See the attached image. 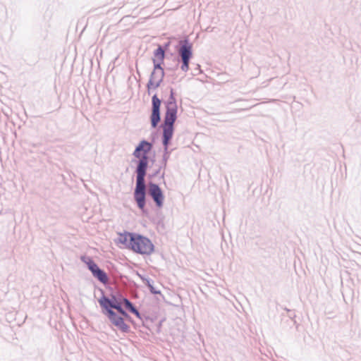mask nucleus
<instances>
[{
    "label": "nucleus",
    "instance_id": "1",
    "mask_svg": "<svg viewBox=\"0 0 361 361\" xmlns=\"http://www.w3.org/2000/svg\"><path fill=\"white\" fill-rule=\"evenodd\" d=\"M118 243L134 252L141 255H149L154 250L151 240L137 233L124 232L119 233Z\"/></svg>",
    "mask_w": 361,
    "mask_h": 361
},
{
    "label": "nucleus",
    "instance_id": "2",
    "mask_svg": "<svg viewBox=\"0 0 361 361\" xmlns=\"http://www.w3.org/2000/svg\"><path fill=\"white\" fill-rule=\"evenodd\" d=\"M146 175V163L142 161L137 168L136 187L134 192V197L138 207L144 210L145 205V176Z\"/></svg>",
    "mask_w": 361,
    "mask_h": 361
},
{
    "label": "nucleus",
    "instance_id": "3",
    "mask_svg": "<svg viewBox=\"0 0 361 361\" xmlns=\"http://www.w3.org/2000/svg\"><path fill=\"white\" fill-rule=\"evenodd\" d=\"M123 297L112 296L111 299L103 296L99 300L100 306L104 310V312L116 309L123 317H128V314L122 309Z\"/></svg>",
    "mask_w": 361,
    "mask_h": 361
},
{
    "label": "nucleus",
    "instance_id": "4",
    "mask_svg": "<svg viewBox=\"0 0 361 361\" xmlns=\"http://www.w3.org/2000/svg\"><path fill=\"white\" fill-rule=\"evenodd\" d=\"M178 54L180 56L182 61L180 68L183 71L187 72L189 70L190 60L192 57V44L185 41L180 47Z\"/></svg>",
    "mask_w": 361,
    "mask_h": 361
},
{
    "label": "nucleus",
    "instance_id": "5",
    "mask_svg": "<svg viewBox=\"0 0 361 361\" xmlns=\"http://www.w3.org/2000/svg\"><path fill=\"white\" fill-rule=\"evenodd\" d=\"M152 145L151 143L145 140H142L140 142L133 152V155L136 158L140 159L138 164H140L142 161H145L146 169L147 168L148 164L147 154L152 149Z\"/></svg>",
    "mask_w": 361,
    "mask_h": 361
},
{
    "label": "nucleus",
    "instance_id": "6",
    "mask_svg": "<svg viewBox=\"0 0 361 361\" xmlns=\"http://www.w3.org/2000/svg\"><path fill=\"white\" fill-rule=\"evenodd\" d=\"M164 75V73L162 68L154 67L147 85L148 89L157 88L163 80Z\"/></svg>",
    "mask_w": 361,
    "mask_h": 361
},
{
    "label": "nucleus",
    "instance_id": "7",
    "mask_svg": "<svg viewBox=\"0 0 361 361\" xmlns=\"http://www.w3.org/2000/svg\"><path fill=\"white\" fill-rule=\"evenodd\" d=\"M112 324L123 332L129 330V326L124 322L123 318L117 315L113 310L104 312Z\"/></svg>",
    "mask_w": 361,
    "mask_h": 361
},
{
    "label": "nucleus",
    "instance_id": "8",
    "mask_svg": "<svg viewBox=\"0 0 361 361\" xmlns=\"http://www.w3.org/2000/svg\"><path fill=\"white\" fill-rule=\"evenodd\" d=\"M149 192L157 206L161 207L163 205L164 198L161 188L154 183H150L149 185Z\"/></svg>",
    "mask_w": 361,
    "mask_h": 361
},
{
    "label": "nucleus",
    "instance_id": "9",
    "mask_svg": "<svg viewBox=\"0 0 361 361\" xmlns=\"http://www.w3.org/2000/svg\"><path fill=\"white\" fill-rule=\"evenodd\" d=\"M161 105V101L157 97V95H154L152 97V113L151 115V122L153 128H155L157 126L160 120L159 116V108Z\"/></svg>",
    "mask_w": 361,
    "mask_h": 361
},
{
    "label": "nucleus",
    "instance_id": "10",
    "mask_svg": "<svg viewBox=\"0 0 361 361\" xmlns=\"http://www.w3.org/2000/svg\"><path fill=\"white\" fill-rule=\"evenodd\" d=\"M177 108L175 104L169 103L167 105V109L164 118V124L173 125L176 119Z\"/></svg>",
    "mask_w": 361,
    "mask_h": 361
},
{
    "label": "nucleus",
    "instance_id": "11",
    "mask_svg": "<svg viewBox=\"0 0 361 361\" xmlns=\"http://www.w3.org/2000/svg\"><path fill=\"white\" fill-rule=\"evenodd\" d=\"M165 54L161 47H159L154 53L153 63L154 66L157 68H161V64L164 62Z\"/></svg>",
    "mask_w": 361,
    "mask_h": 361
},
{
    "label": "nucleus",
    "instance_id": "12",
    "mask_svg": "<svg viewBox=\"0 0 361 361\" xmlns=\"http://www.w3.org/2000/svg\"><path fill=\"white\" fill-rule=\"evenodd\" d=\"M163 129H164V141H163V143H164L165 147L166 148L167 145H168V143H169V141L170 140V139L172 137L173 131V128L172 125L164 124V127H163Z\"/></svg>",
    "mask_w": 361,
    "mask_h": 361
},
{
    "label": "nucleus",
    "instance_id": "13",
    "mask_svg": "<svg viewBox=\"0 0 361 361\" xmlns=\"http://www.w3.org/2000/svg\"><path fill=\"white\" fill-rule=\"evenodd\" d=\"M81 259L87 265L88 269L91 271L92 274L99 269V267L90 257H82Z\"/></svg>",
    "mask_w": 361,
    "mask_h": 361
},
{
    "label": "nucleus",
    "instance_id": "14",
    "mask_svg": "<svg viewBox=\"0 0 361 361\" xmlns=\"http://www.w3.org/2000/svg\"><path fill=\"white\" fill-rule=\"evenodd\" d=\"M100 282L106 284L108 282V277L104 271L99 269L94 274H92Z\"/></svg>",
    "mask_w": 361,
    "mask_h": 361
},
{
    "label": "nucleus",
    "instance_id": "15",
    "mask_svg": "<svg viewBox=\"0 0 361 361\" xmlns=\"http://www.w3.org/2000/svg\"><path fill=\"white\" fill-rule=\"evenodd\" d=\"M122 304H124L126 307L132 313L135 314L138 318L140 317L139 312L134 307L132 303L126 298H123Z\"/></svg>",
    "mask_w": 361,
    "mask_h": 361
}]
</instances>
